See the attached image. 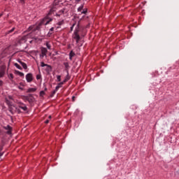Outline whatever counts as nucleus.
Wrapping results in <instances>:
<instances>
[{
	"mask_svg": "<svg viewBox=\"0 0 179 179\" xmlns=\"http://www.w3.org/2000/svg\"><path fill=\"white\" fill-rule=\"evenodd\" d=\"M52 9L50 10L48 14L44 17L43 21L39 24V25H31L29 27V30H33L34 31H36V30H39L40 29V26H41L44 22H45V24L47 25L50 22H52V18L50 17L51 15H52Z\"/></svg>",
	"mask_w": 179,
	"mask_h": 179,
	"instance_id": "nucleus-1",
	"label": "nucleus"
},
{
	"mask_svg": "<svg viewBox=\"0 0 179 179\" xmlns=\"http://www.w3.org/2000/svg\"><path fill=\"white\" fill-rule=\"evenodd\" d=\"M80 31V27L79 26V24H78L72 35L73 40H75L77 44L80 41V35H79Z\"/></svg>",
	"mask_w": 179,
	"mask_h": 179,
	"instance_id": "nucleus-2",
	"label": "nucleus"
},
{
	"mask_svg": "<svg viewBox=\"0 0 179 179\" xmlns=\"http://www.w3.org/2000/svg\"><path fill=\"white\" fill-rule=\"evenodd\" d=\"M41 66L42 68H44V66H47L45 69L46 72H51V71H52V67H51L50 65L45 64L44 62H41Z\"/></svg>",
	"mask_w": 179,
	"mask_h": 179,
	"instance_id": "nucleus-3",
	"label": "nucleus"
},
{
	"mask_svg": "<svg viewBox=\"0 0 179 179\" xmlns=\"http://www.w3.org/2000/svg\"><path fill=\"white\" fill-rule=\"evenodd\" d=\"M26 80L28 83L33 82V74L29 73L26 75Z\"/></svg>",
	"mask_w": 179,
	"mask_h": 179,
	"instance_id": "nucleus-4",
	"label": "nucleus"
},
{
	"mask_svg": "<svg viewBox=\"0 0 179 179\" xmlns=\"http://www.w3.org/2000/svg\"><path fill=\"white\" fill-rule=\"evenodd\" d=\"M19 108H21V110H23V111H27V106L24 103H22L19 105Z\"/></svg>",
	"mask_w": 179,
	"mask_h": 179,
	"instance_id": "nucleus-5",
	"label": "nucleus"
},
{
	"mask_svg": "<svg viewBox=\"0 0 179 179\" xmlns=\"http://www.w3.org/2000/svg\"><path fill=\"white\" fill-rule=\"evenodd\" d=\"M3 128L6 131H8V134H10V132H12V127H10V125L8 124V125L4 127Z\"/></svg>",
	"mask_w": 179,
	"mask_h": 179,
	"instance_id": "nucleus-6",
	"label": "nucleus"
},
{
	"mask_svg": "<svg viewBox=\"0 0 179 179\" xmlns=\"http://www.w3.org/2000/svg\"><path fill=\"white\" fill-rule=\"evenodd\" d=\"M36 90H37L36 88L31 87V88H29V89L27 90V93H34V92H36Z\"/></svg>",
	"mask_w": 179,
	"mask_h": 179,
	"instance_id": "nucleus-7",
	"label": "nucleus"
},
{
	"mask_svg": "<svg viewBox=\"0 0 179 179\" xmlns=\"http://www.w3.org/2000/svg\"><path fill=\"white\" fill-rule=\"evenodd\" d=\"M62 85H64L63 82H60L59 83H58L55 87L56 90H59L60 87H62Z\"/></svg>",
	"mask_w": 179,
	"mask_h": 179,
	"instance_id": "nucleus-8",
	"label": "nucleus"
},
{
	"mask_svg": "<svg viewBox=\"0 0 179 179\" xmlns=\"http://www.w3.org/2000/svg\"><path fill=\"white\" fill-rule=\"evenodd\" d=\"M75 55V52H73V50H71L69 53V59L72 61V58H73V56Z\"/></svg>",
	"mask_w": 179,
	"mask_h": 179,
	"instance_id": "nucleus-9",
	"label": "nucleus"
},
{
	"mask_svg": "<svg viewBox=\"0 0 179 179\" xmlns=\"http://www.w3.org/2000/svg\"><path fill=\"white\" fill-rule=\"evenodd\" d=\"M64 15V10H59L57 13H56V16L59 17Z\"/></svg>",
	"mask_w": 179,
	"mask_h": 179,
	"instance_id": "nucleus-10",
	"label": "nucleus"
},
{
	"mask_svg": "<svg viewBox=\"0 0 179 179\" xmlns=\"http://www.w3.org/2000/svg\"><path fill=\"white\" fill-rule=\"evenodd\" d=\"M64 23H65V22L64 21V20L59 21L57 24L56 26H59L61 27V26H62V24H64Z\"/></svg>",
	"mask_w": 179,
	"mask_h": 179,
	"instance_id": "nucleus-11",
	"label": "nucleus"
},
{
	"mask_svg": "<svg viewBox=\"0 0 179 179\" xmlns=\"http://www.w3.org/2000/svg\"><path fill=\"white\" fill-rule=\"evenodd\" d=\"M54 29H55V28L52 27V28L50 29V31L48 33V37L51 36V34H52V31H54Z\"/></svg>",
	"mask_w": 179,
	"mask_h": 179,
	"instance_id": "nucleus-12",
	"label": "nucleus"
},
{
	"mask_svg": "<svg viewBox=\"0 0 179 179\" xmlns=\"http://www.w3.org/2000/svg\"><path fill=\"white\" fill-rule=\"evenodd\" d=\"M85 5L84 4H81L78 8V12H82V10H83V8H84Z\"/></svg>",
	"mask_w": 179,
	"mask_h": 179,
	"instance_id": "nucleus-13",
	"label": "nucleus"
},
{
	"mask_svg": "<svg viewBox=\"0 0 179 179\" xmlns=\"http://www.w3.org/2000/svg\"><path fill=\"white\" fill-rule=\"evenodd\" d=\"M70 78H69V73L67 74V76H66L65 79L62 81L63 83H66V82H68V80H69Z\"/></svg>",
	"mask_w": 179,
	"mask_h": 179,
	"instance_id": "nucleus-14",
	"label": "nucleus"
},
{
	"mask_svg": "<svg viewBox=\"0 0 179 179\" xmlns=\"http://www.w3.org/2000/svg\"><path fill=\"white\" fill-rule=\"evenodd\" d=\"M16 73H17V75H18V76H20L21 78H23V76H24V73H23L19 71H17Z\"/></svg>",
	"mask_w": 179,
	"mask_h": 179,
	"instance_id": "nucleus-15",
	"label": "nucleus"
},
{
	"mask_svg": "<svg viewBox=\"0 0 179 179\" xmlns=\"http://www.w3.org/2000/svg\"><path fill=\"white\" fill-rule=\"evenodd\" d=\"M19 41L20 43H26V36H22Z\"/></svg>",
	"mask_w": 179,
	"mask_h": 179,
	"instance_id": "nucleus-16",
	"label": "nucleus"
},
{
	"mask_svg": "<svg viewBox=\"0 0 179 179\" xmlns=\"http://www.w3.org/2000/svg\"><path fill=\"white\" fill-rule=\"evenodd\" d=\"M47 48H42V49H41V52H42V54H45V55H47Z\"/></svg>",
	"mask_w": 179,
	"mask_h": 179,
	"instance_id": "nucleus-17",
	"label": "nucleus"
},
{
	"mask_svg": "<svg viewBox=\"0 0 179 179\" xmlns=\"http://www.w3.org/2000/svg\"><path fill=\"white\" fill-rule=\"evenodd\" d=\"M4 76H5V71L4 70L0 71V78H3Z\"/></svg>",
	"mask_w": 179,
	"mask_h": 179,
	"instance_id": "nucleus-18",
	"label": "nucleus"
},
{
	"mask_svg": "<svg viewBox=\"0 0 179 179\" xmlns=\"http://www.w3.org/2000/svg\"><path fill=\"white\" fill-rule=\"evenodd\" d=\"M13 31H15V27L12 28L10 30L6 32V34H10V33H13Z\"/></svg>",
	"mask_w": 179,
	"mask_h": 179,
	"instance_id": "nucleus-19",
	"label": "nucleus"
},
{
	"mask_svg": "<svg viewBox=\"0 0 179 179\" xmlns=\"http://www.w3.org/2000/svg\"><path fill=\"white\" fill-rule=\"evenodd\" d=\"M64 65L66 69H69V64L68 62H64Z\"/></svg>",
	"mask_w": 179,
	"mask_h": 179,
	"instance_id": "nucleus-20",
	"label": "nucleus"
},
{
	"mask_svg": "<svg viewBox=\"0 0 179 179\" xmlns=\"http://www.w3.org/2000/svg\"><path fill=\"white\" fill-rule=\"evenodd\" d=\"M87 13V8L83 9V11L81 12V14L86 15Z\"/></svg>",
	"mask_w": 179,
	"mask_h": 179,
	"instance_id": "nucleus-21",
	"label": "nucleus"
},
{
	"mask_svg": "<svg viewBox=\"0 0 179 179\" xmlns=\"http://www.w3.org/2000/svg\"><path fill=\"white\" fill-rule=\"evenodd\" d=\"M14 65L15 67H17V69L22 70V66H20V65H19V64L15 63Z\"/></svg>",
	"mask_w": 179,
	"mask_h": 179,
	"instance_id": "nucleus-22",
	"label": "nucleus"
},
{
	"mask_svg": "<svg viewBox=\"0 0 179 179\" xmlns=\"http://www.w3.org/2000/svg\"><path fill=\"white\" fill-rule=\"evenodd\" d=\"M13 73H10L8 75V79H10V80H13Z\"/></svg>",
	"mask_w": 179,
	"mask_h": 179,
	"instance_id": "nucleus-23",
	"label": "nucleus"
},
{
	"mask_svg": "<svg viewBox=\"0 0 179 179\" xmlns=\"http://www.w3.org/2000/svg\"><path fill=\"white\" fill-rule=\"evenodd\" d=\"M22 68H24V69H27V64H26V63H22Z\"/></svg>",
	"mask_w": 179,
	"mask_h": 179,
	"instance_id": "nucleus-24",
	"label": "nucleus"
},
{
	"mask_svg": "<svg viewBox=\"0 0 179 179\" xmlns=\"http://www.w3.org/2000/svg\"><path fill=\"white\" fill-rule=\"evenodd\" d=\"M76 23H73L70 28V31H73V27H75Z\"/></svg>",
	"mask_w": 179,
	"mask_h": 179,
	"instance_id": "nucleus-25",
	"label": "nucleus"
},
{
	"mask_svg": "<svg viewBox=\"0 0 179 179\" xmlns=\"http://www.w3.org/2000/svg\"><path fill=\"white\" fill-rule=\"evenodd\" d=\"M46 47H47L48 50H51V45L50 43H48V42L46 43Z\"/></svg>",
	"mask_w": 179,
	"mask_h": 179,
	"instance_id": "nucleus-26",
	"label": "nucleus"
},
{
	"mask_svg": "<svg viewBox=\"0 0 179 179\" xmlns=\"http://www.w3.org/2000/svg\"><path fill=\"white\" fill-rule=\"evenodd\" d=\"M45 55H45V53L41 52V54L40 55L41 59H43V58H44L45 57Z\"/></svg>",
	"mask_w": 179,
	"mask_h": 179,
	"instance_id": "nucleus-27",
	"label": "nucleus"
},
{
	"mask_svg": "<svg viewBox=\"0 0 179 179\" xmlns=\"http://www.w3.org/2000/svg\"><path fill=\"white\" fill-rule=\"evenodd\" d=\"M58 90H57V89L55 88V90H53V92H52V94H51V97H52L54 96V94H55V93H57Z\"/></svg>",
	"mask_w": 179,
	"mask_h": 179,
	"instance_id": "nucleus-28",
	"label": "nucleus"
},
{
	"mask_svg": "<svg viewBox=\"0 0 179 179\" xmlns=\"http://www.w3.org/2000/svg\"><path fill=\"white\" fill-rule=\"evenodd\" d=\"M57 82H61V76H57Z\"/></svg>",
	"mask_w": 179,
	"mask_h": 179,
	"instance_id": "nucleus-29",
	"label": "nucleus"
},
{
	"mask_svg": "<svg viewBox=\"0 0 179 179\" xmlns=\"http://www.w3.org/2000/svg\"><path fill=\"white\" fill-rule=\"evenodd\" d=\"M55 30H57L58 29H61V27L59 25H57V24L55 26Z\"/></svg>",
	"mask_w": 179,
	"mask_h": 179,
	"instance_id": "nucleus-30",
	"label": "nucleus"
},
{
	"mask_svg": "<svg viewBox=\"0 0 179 179\" xmlns=\"http://www.w3.org/2000/svg\"><path fill=\"white\" fill-rule=\"evenodd\" d=\"M36 79L38 80L40 79H41V75H37L36 76Z\"/></svg>",
	"mask_w": 179,
	"mask_h": 179,
	"instance_id": "nucleus-31",
	"label": "nucleus"
},
{
	"mask_svg": "<svg viewBox=\"0 0 179 179\" xmlns=\"http://www.w3.org/2000/svg\"><path fill=\"white\" fill-rule=\"evenodd\" d=\"M18 89H20V90H24L23 89V87L22 86H20V85H18Z\"/></svg>",
	"mask_w": 179,
	"mask_h": 179,
	"instance_id": "nucleus-32",
	"label": "nucleus"
},
{
	"mask_svg": "<svg viewBox=\"0 0 179 179\" xmlns=\"http://www.w3.org/2000/svg\"><path fill=\"white\" fill-rule=\"evenodd\" d=\"M20 2L22 5H24V0H20Z\"/></svg>",
	"mask_w": 179,
	"mask_h": 179,
	"instance_id": "nucleus-33",
	"label": "nucleus"
},
{
	"mask_svg": "<svg viewBox=\"0 0 179 179\" xmlns=\"http://www.w3.org/2000/svg\"><path fill=\"white\" fill-rule=\"evenodd\" d=\"M20 86H22V87H24V83H20Z\"/></svg>",
	"mask_w": 179,
	"mask_h": 179,
	"instance_id": "nucleus-34",
	"label": "nucleus"
},
{
	"mask_svg": "<svg viewBox=\"0 0 179 179\" xmlns=\"http://www.w3.org/2000/svg\"><path fill=\"white\" fill-rule=\"evenodd\" d=\"M8 99H9V100H13V97H12V96H9Z\"/></svg>",
	"mask_w": 179,
	"mask_h": 179,
	"instance_id": "nucleus-35",
	"label": "nucleus"
},
{
	"mask_svg": "<svg viewBox=\"0 0 179 179\" xmlns=\"http://www.w3.org/2000/svg\"><path fill=\"white\" fill-rule=\"evenodd\" d=\"M75 99H76V97H75V96H72V101H75Z\"/></svg>",
	"mask_w": 179,
	"mask_h": 179,
	"instance_id": "nucleus-36",
	"label": "nucleus"
},
{
	"mask_svg": "<svg viewBox=\"0 0 179 179\" xmlns=\"http://www.w3.org/2000/svg\"><path fill=\"white\" fill-rule=\"evenodd\" d=\"M48 122H50V120H46L45 121V124H48Z\"/></svg>",
	"mask_w": 179,
	"mask_h": 179,
	"instance_id": "nucleus-37",
	"label": "nucleus"
},
{
	"mask_svg": "<svg viewBox=\"0 0 179 179\" xmlns=\"http://www.w3.org/2000/svg\"><path fill=\"white\" fill-rule=\"evenodd\" d=\"M18 62H19V64H20V65H22V64L24 63L23 62H22V60H18Z\"/></svg>",
	"mask_w": 179,
	"mask_h": 179,
	"instance_id": "nucleus-38",
	"label": "nucleus"
},
{
	"mask_svg": "<svg viewBox=\"0 0 179 179\" xmlns=\"http://www.w3.org/2000/svg\"><path fill=\"white\" fill-rule=\"evenodd\" d=\"M2 85H3V82H2V80H0V86H2Z\"/></svg>",
	"mask_w": 179,
	"mask_h": 179,
	"instance_id": "nucleus-39",
	"label": "nucleus"
},
{
	"mask_svg": "<svg viewBox=\"0 0 179 179\" xmlns=\"http://www.w3.org/2000/svg\"><path fill=\"white\" fill-rule=\"evenodd\" d=\"M3 148H2L1 146H0V150H3Z\"/></svg>",
	"mask_w": 179,
	"mask_h": 179,
	"instance_id": "nucleus-40",
	"label": "nucleus"
},
{
	"mask_svg": "<svg viewBox=\"0 0 179 179\" xmlns=\"http://www.w3.org/2000/svg\"><path fill=\"white\" fill-rule=\"evenodd\" d=\"M1 156H3V153H0V157H1Z\"/></svg>",
	"mask_w": 179,
	"mask_h": 179,
	"instance_id": "nucleus-41",
	"label": "nucleus"
},
{
	"mask_svg": "<svg viewBox=\"0 0 179 179\" xmlns=\"http://www.w3.org/2000/svg\"><path fill=\"white\" fill-rule=\"evenodd\" d=\"M76 2H80V0H76Z\"/></svg>",
	"mask_w": 179,
	"mask_h": 179,
	"instance_id": "nucleus-42",
	"label": "nucleus"
},
{
	"mask_svg": "<svg viewBox=\"0 0 179 179\" xmlns=\"http://www.w3.org/2000/svg\"><path fill=\"white\" fill-rule=\"evenodd\" d=\"M48 118L49 120H51V115H49Z\"/></svg>",
	"mask_w": 179,
	"mask_h": 179,
	"instance_id": "nucleus-43",
	"label": "nucleus"
},
{
	"mask_svg": "<svg viewBox=\"0 0 179 179\" xmlns=\"http://www.w3.org/2000/svg\"><path fill=\"white\" fill-rule=\"evenodd\" d=\"M6 101L8 103V98H6Z\"/></svg>",
	"mask_w": 179,
	"mask_h": 179,
	"instance_id": "nucleus-44",
	"label": "nucleus"
},
{
	"mask_svg": "<svg viewBox=\"0 0 179 179\" xmlns=\"http://www.w3.org/2000/svg\"><path fill=\"white\" fill-rule=\"evenodd\" d=\"M1 16H2V14H0V17H1Z\"/></svg>",
	"mask_w": 179,
	"mask_h": 179,
	"instance_id": "nucleus-45",
	"label": "nucleus"
},
{
	"mask_svg": "<svg viewBox=\"0 0 179 179\" xmlns=\"http://www.w3.org/2000/svg\"><path fill=\"white\" fill-rule=\"evenodd\" d=\"M0 153H3V152H0Z\"/></svg>",
	"mask_w": 179,
	"mask_h": 179,
	"instance_id": "nucleus-46",
	"label": "nucleus"
},
{
	"mask_svg": "<svg viewBox=\"0 0 179 179\" xmlns=\"http://www.w3.org/2000/svg\"><path fill=\"white\" fill-rule=\"evenodd\" d=\"M3 1H8V0H3Z\"/></svg>",
	"mask_w": 179,
	"mask_h": 179,
	"instance_id": "nucleus-47",
	"label": "nucleus"
}]
</instances>
